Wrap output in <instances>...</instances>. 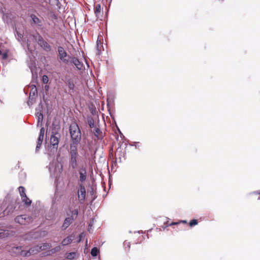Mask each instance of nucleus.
<instances>
[{"mask_svg": "<svg viewBox=\"0 0 260 260\" xmlns=\"http://www.w3.org/2000/svg\"><path fill=\"white\" fill-rule=\"evenodd\" d=\"M79 181L81 182H84L87 177V171L85 167H82L80 168L79 171Z\"/></svg>", "mask_w": 260, "mask_h": 260, "instance_id": "10", "label": "nucleus"}, {"mask_svg": "<svg viewBox=\"0 0 260 260\" xmlns=\"http://www.w3.org/2000/svg\"><path fill=\"white\" fill-rule=\"evenodd\" d=\"M49 3L53 6H57L59 4V0H48Z\"/></svg>", "mask_w": 260, "mask_h": 260, "instance_id": "26", "label": "nucleus"}, {"mask_svg": "<svg viewBox=\"0 0 260 260\" xmlns=\"http://www.w3.org/2000/svg\"><path fill=\"white\" fill-rule=\"evenodd\" d=\"M30 18H31L33 23L35 24L38 25V26H41V20L37 17L35 14H31Z\"/></svg>", "mask_w": 260, "mask_h": 260, "instance_id": "17", "label": "nucleus"}, {"mask_svg": "<svg viewBox=\"0 0 260 260\" xmlns=\"http://www.w3.org/2000/svg\"><path fill=\"white\" fill-rule=\"evenodd\" d=\"M99 252V250L96 247H93L91 249V254L92 256H97Z\"/></svg>", "mask_w": 260, "mask_h": 260, "instance_id": "24", "label": "nucleus"}, {"mask_svg": "<svg viewBox=\"0 0 260 260\" xmlns=\"http://www.w3.org/2000/svg\"><path fill=\"white\" fill-rule=\"evenodd\" d=\"M49 79L47 75H43L42 77V81L44 83L46 84L48 82Z\"/></svg>", "mask_w": 260, "mask_h": 260, "instance_id": "28", "label": "nucleus"}, {"mask_svg": "<svg viewBox=\"0 0 260 260\" xmlns=\"http://www.w3.org/2000/svg\"><path fill=\"white\" fill-rule=\"evenodd\" d=\"M50 247L51 246L49 244L43 243L40 246L37 245L32 248H31L27 251L22 250L21 249V247H14L13 250L22 256H28L31 254H37L42 250L47 249Z\"/></svg>", "mask_w": 260, "mask_h": 260, "instance_id": "1", "label": "nucleus"}, {"mask_svg": "<svg viewBox=\"0 0 260 260\" xmlns=\"http://www.w3.org/2000/svg\"><path fill=\"white\" fill-rule=\"evenodd\" d=\"M93 133L96 138L99 140H102L103 138V134L102 132L98 127H94L93 129Z\"/></svg>", "mask_w": 260, "mask_h": 260, "instance_id": "12", "label": "nucleus"}, {"mask_svg": "<svg viewBox=\"0 0 260 260\" xmlns=\"http://www.w3.org/2000/svg\"><path fill=\"white\" fill-rule=\"evenodd\" d=\"M34 38L37 41L38 45L45 51L47 52L51 51V46L43 39V38L39 34H38L36 36L34 37Z\"/></svg>", "mask_w": 260, "mask_h": 260, "instance_id": "3", "label": "nucleus"}, {"mask_svg": "<svg viewBox=\"0 0 260 260\" xmlns=\"http://www.w3.org/2000/svg\"><path fill=\"white\" fill-rule=\"evenodd\" d=\"M102 8L100 4H97L95 6L94 13L96 16L99 18L101 15Z\"/></svg>", "mask_w": 260, "mask_h": 260, "instance_id": "18", "label": "nucleus"}, {"mask_svg": "<svg viewBox=\"0 0 260 260\" xmlns=\"http://www.w3.org/2000/svg\"><path fill=\"white\" fill-rule=\"evenodd\" d=\"M2 55L3 59H7L8 58V54H7V53H2Z\"/></svg>", "mask_w": 260, "mask_h": 260, "instance_id": "32", "label": "nucleus"}, {"mask_svg": "<svg viewBox=\"0 0 260 260\" xmlns=\"http://www.w3.org/2000/svg\"><path fill=\"white\" fill-rule=\"evenodd\" d=\"M74 236L72 235H70L69 236H68L67 238H64L61 242V244L63 246H66L71 243L73 240Z\"/></svg>", "mask_w": 260, "mask_h": 260, "instance_id": "15", "label": "nucleus"}, {"mask_svg": "<svg viewBox=\"0 0 260 260\" xmlns=\"http://www.w3.org/2000/svg\"><path fill=\"white\" fill-rule=\"evenodd\" d=\"M183 222H185V223H186V221H183Z\"/></svg>", "mask_w": 260, "mask_h": 260, "instance_id": "36", "label": "nucleus"}, {"mask_svg": "<svg viewBox=\"0 0 260 260\" xmlns=\"http://www.w3.org/2000/svg\"><path fill=\"white\" fill-rule=\"evenodd\" d=\"M86 197V190L85 187L80 184L78 190V198L81 201H84Z\"/></svg>", "mask_w": 260, "mask_h": 260, "instance_id": "9", "label": "nucleus"}, {"mask_svg": "<svg viewBox=\"0 0 260 260\" xmlns=\"http://www.w3.org/2000/svg\"><path fill=\"white\" fill-rule=\"evenodd\" d=\"M78 209H74L72 212V215L70 217H73L74 219H76L78 216Z\"/></svg>", "mask_w": 260, "mask_h": 260, "instance_id": "25", "label": "nucleus"}, {"mask_svg": "<svg viewBox=\"0 0 260 260\" xmlns=\"http://www.w3.org/2000/svg\"><path fill=\"white\" fill-rule=\"evenodd\" d=\"M87 123L91 128L94 127V122L93 118L91 116L87 117Z\"/></svg>", "mask_w": 260, "mask_h": 260, "instance_id": "22", "label": "nucleus"}, {"mask_svg": "<svg viewBox=\"0 0 260 260\" xmlns=\"http://www.w3.org/2000/svg\"><path fill=\"white\" fill-rule=\"evenodd\" d=\"M253 194H260V191L259 192H254L253 193Z\"/></svg>", "mask_w": 260, "mask_h": 260, "instance_id": "35", "label": "nucleus"}, {"mask_svg": "<svg viewBox=\"0 0 260 260\" xmlns=\"http://www.w3.org/2000/svg\"><path fill=\"white\" fill-rule=\"evenodd\" d=\"M57 49L59 59L63 63L68 64L69 62V60L67 59V53L65 51L64 49L61 46H59Z\"/></svg>", "mask_w": 260, "mask_h": 260, "instance_id": "5", "label": "nucleus"}, {"mask_svg": "<svg viewBox=\"0 0 260 260\" xmlns=\"http://www.w3.org/2000/svg\"><path fill=\"white\" fill-rule=\"evenodd\" d=\"M15 221L21 225H27L32 221V218L27 215L17 216L15 218Z\"/></svg>", "mask_w": 260, "mask_h": 260, "instance_id": "4", "label": "nucleus"}, {"mask_svg": "<svg viewBox=\"0 0 260 260\" xmlns=\"http://www.w3.org/2000/svg\"><path fill=\"white\" fill-rule=\"evenodd\" d=\"M72 61L78 70H81L82 69L83 67V63H82L77 58L75 57H73Z\"/></svg>", "mask_w": 260, "mask_h": 260, "instance_id": "13", "label": "nucleus"}, {"mask_svg": "<svg viewBox=\"0 0 260 260\" xmlns=\"http://www.w3.org/2000/svg\"><path fill=\"white\" fill-rule=\"evenodd\" d=\"M45 128L43 127L41 128L39 136L44 137Z\"/></svg>", "mask_w": 260, "mask_h": 260, "instance_id": "29", "label": "nucleus"}, {"mask_svg": "<svg viewBox=\"0 0 260 260\" xmlns=\"http://www.w3.org/2000/svg\"><path fill=\"white\" fill-rule=\"evenodd\" d=\"M124 246H125V248H127L129 249L130 248L131 246L130 243L129 242L125 241L124 242Z\"/></svg>", "mask_w": 260, "mask_h": 260, "instance_id": "30", "label": "nucleus"}, {"mask_svg": "<svg viewBox=\"0 0 260 260\" xmlns=\"http://www.w3.org/2000/svg\"><path fill=\"white\" fill-rule=\"evenodd\" d=\"M66 84L68 88V91L67 92L68 94L72 95L75 91V85L73 81L71 79H68L66 82Z\"/></svg>", "mask_w": 260, "mask_h": 260, "instance_id": "6", "label": "nucleus"}, {"mask_svg": "<svg viewBox=\"0 0 260 260\" xmlns=\"http://www.w3.org/2000/svg\"><path fill=\"white\" fill-rule=\"evenodd\" d=\"M43 118V114L42 113H40V115L39 116V120L41 118V119L42 120Z\"/></svg>", "mask_w": 260, "mask_h": 260, "instance_id": "34", "label": "nucleus"}, {"mask_svg": "<svg viewBox=\"0 0 260 260\" xmlns=\"http://www.w3.org/2000/svg\"><path fill=\"white\" fill-rule=\"evenodd\" d=\"M22 202L26 206H29L31 204V201L27 197H22L21 198Z\"/></svg>", "mask_w": 260, "mask_h": 260, "instance_id": "19", "label": "nucleus"}, {"mask_svg": "<svg viewBox=\"0 0 260 260\" xmlns=\"http://www.w3.org/2000/svg\"><path fill=\"white\" fill-rule=\"evenodd\" d=\"M77 254L75 252H72L66 254V258L70 260H72L77 256Z\"/></svg>", "mask_w": 260, "mask_h": 260, "instance_id": "21", "label": "nucleus"}, {"mask_svg": "<svg viewBox=\"0 0 260 260\" xmlns=\"http://www.w3.org/2000/svg\"><path fill=\"white\" fill-rule=\"evenodd\" d=\"M77 144L75 142H72V143L71 144L70 154H78L77 148Z\"/></svg>", "mask_w": 260, "mask_h": 260, "instance_id": "14", "label": "nucleus"}, {"mask_svg": "<svg viewBox=\"0 0 260 260\" xmlns=\"http://www.w3.org/2000/svg\"><path fill=\"white\" fill-rule=\"evenodd\" d=\"M198 220L197 219H192L190 221V222L189 223V225L190 227H192L194 225L198 224Z\"/></svg>", "mask_w": 260, "mask_h": 260, "instance_id": "27", "label": "nucleus"}, {"mask_svg": "<svg viewBox=\"0 0 260 260\" xmlns=\"http://www.w3.org/2000/svg\"><path fill=\"white\" fill-rule=\"evenodd\" d=\"M52 134L50 138V143L54 147L57 148L59 143V135L58 133L54 134L53 132H52Z\"/></svg>", "mask_w": 260, "mask_h": 260, "instance_id": "8", "label": "nucleus"}, {"mask_svg": "<svg viewBox=\"0 0 260 260\" xmlns=\"http://www.w3.org/2000/svg\"><path fill=\"white\" fill-rule=\"evenodd\" d=\"M70 158L69 161L70 167L73 169H75L77 168V157L78 154H70Z\"/></svg>", "mask_w": 260, "mask_h": 260, "instance_id": "7", "label": "nucleus"}, {"mask_svg": "<svg viewBox=\"0 0 260 260\" xmlns=\"http://www.w3.org/2000/svg\"><path fill=\"white\" fill-rule=\"evenodd\" d=\"M35 92H36V93L37 92V88H36V87H35V90H34V91H33V92L31 91V92H30V95H31V93H32V94H33V95H35Z\"/></svg>", "mask_w": 260, "mask_h": 260, "instance_id": "33", "label": "nucleus"}, {"mask_svg": "<svg viewBox=\"0 0 260 260\" xmlns=\"http://www.w3.org/2000/svg\"><path fill=\"white\" fill-rule=\"evenodd\" d=\"M43 139H44V137L39 136V137L38 138V141H37V145L36 146V151L39 150V149L40 148L41 145L42 144Z\"/></svg>", "mask_w": 260, "mask_h": 260, "instance_id": "20", "label": "nucleus"}, {"mask_svg": "<svg viewBox=\"0 0 260 260\" xmlns=\"http://www.w3.org/2000/svg\"><path fill=\"white\" fill-rule=\"evenodd\" d=\"M103 49V43L102 40L98 37L96 41V50L98 51V54H100Z\"/></svg>", "mask_w": 260, "mask_h": 260, "instance_id": "16", "label": "nucleus"}, {"mask_svg": "<svg viewBox=\"0 0 260 260\" xmlns=\"http://www.w3.org/2000/svg\"><path fill=\"white\" fill-rule=\"evenodd\" d=\"M179 224V222H171V223H168V224H167L165 226V228H166V227H167V226H172V225H176V224Z\"/></svg>", "mask_w": 260, "mask_h": 260, "instance_id": "31", "label": "nucleus"}, {"mask_svg": "<svg viewBox=\"0 0 260 260\" xmlns=\"http://www.w3.org/2000/svg\"><path fill=\"white\" fill-rule=\"evenodd\" d=\"M70 133L72 142L78 143L80 141L81 135L80 130L77 124L74 123L70 125Z\"/></svg>", "mask_w": 260, "mask_h": 260, "instance_id": "2", "label": "nucleus"}, {"mask_svg": "<svg viewBox=\"0 0 260 260\" xmlns=\"http://www.w3.org/2000/svg\"><path fill=\"white\" fill-rule=\"evenodd\" d=\"M258 199H259L260 200V197L258 198Z\"/></svg>", "mask_w": 260, "mask_h": 260, "instance_id": "37", "label": "nucleus"}, {"mask_svg": "<svg viewBox=\"0 0 260 260\" xmlns=\"http://www.w3.org/2000/svg\"><path fill=\"white\" fill-rule=\"evenodd\" d=\"M18 190L20 195L21 198L26 196L25 193V188L23 186H20L18 187Z\"/></svg>", "mask_w": 260, "mask_h": 260, "instance_id": "23", "label": "nucleus"}, {"mask_svg": "<svg viewBox=\"0 0 260 260\" xmlns=\"http://www.w3.org/2000/svg\"><path fill=\"white\" fill-rule=\"evenodd\" d=\"M73 217H67L63 221V223L62 225V228L63 230H66V229H67L70 226V225L73 222Z\"/></svg>", "mask_w": 260, "mask_h": 260, "instance_id": "11", "label": "nucleus"}]
</instances>
